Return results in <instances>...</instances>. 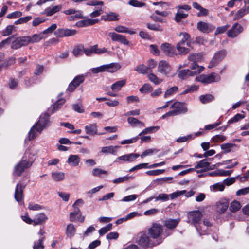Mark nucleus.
Here are the masks:
<instances>
[{
	"label": "nucleus",
	"mask_w": 249,
	"mask_h": 249,
	"mask_svg": "<svg viewBox=\"0 0 249 249\" xmlns=\"http://www.w3.org/2000/svg\"><path fill=\"white\" fill-rule=\"evenodd\" d=\"M35 154L32 148L27 149L21 160L15 166L14 175L20 176L25 170L30 168L34 161L33 157Z\"/></svg>",
	"instance_id": "obj_1"
},
{
	"label": "nucleus",
	"mask_w": 249,
	"mask_h": 249,
	"mask_svg": "<svg viewBox=\"0 0 249 249\" xmlns=\"http://www.w3.org/2000/svg\"><path fill=\"white\" fill-rule=\"evenodd\" d=\"M163 228L161 225L156 223H153L148 229V234L153 241H160V244L167 236L170 235L172 232L169 230H166L165 233H163Z\"/></svg>",
	"instance_id": "obj_2"
},
{
	"label": "nucleus",
	"mask_w": 249,
	"mask_h": 249,
	"mask_svg": "<svg viewBox=\"0 0 249 249\" xmlns=\"http://www.w3.org/2000/svg\"><path fill=\"white\" fill-rule=\"evenodd\" d=\"M137 242L143 247H152L160 244V241H153L150 236L144 232L140 233L138 235Z\"/></svg>",
	"instance_id": "obj_3"
},
{
	"label": "nucleus",
	"mask_w": 249,
	"mask_h": 249,
	"mask_svg": "<svg viewBox=\"0 0 249 249\" xmlns=\"http://www.w3.org/2000/svg\"><path fill=\"white\" fill-rule=\"evenodd\" d=\"M121 68L119 64L117 63H112L109 64L103 65L96 68H93L90 69V71L94 74L99 72L107 71L113 73L116 71Z\"/></svg>",
	"instance_id": "obj_4"
},
{
	"label": "nucleus",
	"mask_w": 249,
	"mask_h": 249,
	"mask_svg": "<svg viewBox=\"0 0 249 249\" xmlns=\"http://www.w3.org/2000/svg\"><path fill=\"white\" fill-rule=\"evenodd\" d=\"M195 79L196 81L202 83L210 84L213 82H217L219 81L221 79V77L218 74L213 72L209 74H202L196 76Z\"/></svg>",
	"instance_id": "obj_5"
},
{
	"label": "nucleus",
	"mask_w": 249,
	"mask_h": 249,
	"mask_svg": "<svg viewBox=\"0 0 249 249\" xmlns=\"http://www.w3.org/2000/svg\"><path fill=\"white\" fill-rule=\"evenodd\" d=\"M202 216L199 211L190 212L188 213L187 222L194 226L196 230H199L198 224L201 221Z\"/></svg>",
	"instance_id": "obj_6"
},
{
	"label": "nucleus",
	"mask_w": 249,
	"mask_h": 249,
	"mask_svg": "<svg viewBox=\"0 0 249 249\" xmlns=\"http://www.w3.org/2000/svg\"><path fill=\"white\" fill-rule=\"evenodd\" d=\"M36 124L38 127L36 128V131L39 133H41L44 128L49 126L51 124V122L49 120V115L48 114L41 115L39 121Z\"/></svg>",
	"instance_id": "obj_7"
},
{
	"label": "nucleus",
	"mask_w": 249,
	"mask_h": 249,
	"mask_svg": "<svg viewBox=\"0 0 249 249\" xmlns=\"http://www.w3.org/2000/svg\"><path fill=\"white\" fill-rule=\"evenodd\" d=\"M29 44V40L28 36H23L17 38L12 41L11 48L17 50L23 46H25Z\"/></svg>",
	"instance_id": "obj_8"
},
{
	"label": "nucleus",
	"mask_w": 249,
	"mask_h": 249,
	"mask_svg": "<svg viewBox=\"0 0 249 249\" xmlns=\"http://www.w3.org/2000/svg\"><path fill=\"white\" fill-rule=\"evenodd\" d=\"M170 108L174 109L172 111L174 112V114L175 116L180 114H184L188 110L185 104L179 102H177L173 104L170 107Z\"/></svg>",
	"instance_id": "obj_9"
},
{
	"label": "nucleus",
	"mask_w": 249,
	"mask_h": 249,
	"mask_svg": "<svg viewBox=\"0 0 249 249\" xmlns=\"http://www.w3.org/2000/svg\"><path fill=\"white\" fill-rule=\"evenodd\" d=\"M243 27L241 25L236 22L234 23L231 28L227 32V36L231 38H235L243 31Z\"/></svg>",
	"instance_id": "obj_10"
},
{
	"label": "nucleus",
	"mask_w": 249,
	"mask_h": 249,
	"mask_svg": "<svg viewBox=\"0 0 249 249\" xmlns=\"http://www.w3.org/2000/svg\"><path fill=\"white\" fill-rule=\"evenodd\" d=\"M25 185L20 182L18 183L16 187L14 197L15 200L19 204H21L23 197V190L25 188Z\"/></svg>",
	"instance_id": "obj_11"
},
{
	"label": "nucleus",
	"mask_w": 249,
	"mask_h": 249,
	"mask_svg": "<svg viewBox=\"0 0 249 249\" xmlns=\"http://www.w3.org/2000/svg\"><path fill=\"white\" fill-rule=\"evenodd\" d=\"M77 31L74 29L59 28L54 32V35L57 37H64L75 35Z\"/></svg>",
	"instance_id": "obj_12"
},
{
	"label": "nucleus",
	"mask_w": 249,
	"mask_h": 249,
	"mask_svg": "<svg viewBox=\"0 0 249 249\" xmlns=\"http://www.w3.org/2000/svg\"><path fill=\"white\" fill-rule=\"evenodd\" d=\"M172 70L171 66L165 60H161L158 65V71L164 75L169 74Z\"/></svg>",
	"instance_id": "obj_13"
},
{
	"label": "nucleus",
	"mask_w": 249,
	"mask_h": 249,
	"mask_svg": "<svg viewBox=\"0 0 249 249\" xmlns=\"http://www.w3.org/2000/svg\"><path fill=\"white\" fill-rule=\"evenodd\" d=\"M197 28L199 31L203 33H209L214 30L215 26L210 23L199 21L197 24Z\"/></svg>",
	"instance_id": "obj_14"
},
{
	"label": "nucleus",
	"mask_w": 249,
	"mask_h": 249,
	"mask_svg": "<svg viewBox=\"0 0 249 249\" xmlns=\"http://www.w3.org/2000/svg\"><path fill=\"white\" fill-rule=\"evenodd\" d=\"M139 156V154L136 153H130L118 157L116 159L115 162H119V160H121L122 161L120 162V163H123V162H131L134 161Z\"/></svg>",
	"instance_id": "obj_15"
},
{
	"label": "nucleus",
	"mask_w": 249,
	"mask_h": 249,
	"mask_svg": "<svg viewBox=\"0 0 249 249\" xmlns=\"http://www.w3.org/2000/svg\"><path fill=\"white\" fill-rule=\"evenodd\" d=\"M212 224L208 219H204L203 222L201 221L198 224L199 230H196L197 232L200 235H206L207 234L208 228L211 227Z\"/></svg>",
	"instance_id": "obj_16"
},
{
	"label": "nucleus",
	"mask_w": 249,
	"mask_h": 249,
	"mask_svg": "<svg viewBox=\"0 0 249 249\" xmlns=\"http://www.w3.org/2000/svg\"><path fill=\"white\" fill-rule=\"evenodd\" d=\"M113 41L119 42L124 45H128L129 41L126 39V37L123 35L118 34L114 32H110L108 34Z\"/></svg>",
	"instance_id": "obj_17"
},
{
	"label": "nucleus",
	"mask_w": 249,
	"mask_h": 249,
	"mask_svg": "<svg viewBox=\"0 0 249 249\" xmlns=\"http://www.w3.org/2000/svg\"><path fill=\"white\" fill-rule=\"evenodd\" d=\"M212 158H208L206 159H203L200 161L196 163V165L195 166V168L197 169L199 168H203V170H197V173H200L202 171H205L207 170H209V161H211Z\"/></svg>",
	"instance_id": "obj_18"
},
{
	"label": "nucleus",
	"mask_w": 249,
	"mask_h": 249,
	"mask_svg": "<svg viewBox=\"0 0 249 249\" xmlns=\"http://www.w3.org/2000/svg\"><path fill=\"white\" fill-rule=\"evenodd\" d=\"M161 49L167 56H173L176 54L175 49L168 43L162 44L161 45Z\"/></svg>",
	"instance_id": "obj_19"
},
{
	"label": "nucleus",
	"mask_w": 249,
	"mask_h": 249,
	"mask_svg": "<svg viewBox=\"0 0 249 249\" xmlns=\"http://www.w3.org/2000/svg\"><path fill=\"white\" fill-rule=\"evenodd\" d=\"M102 18L105 21H115L119 20V15L113 12H109L102 16Z\"/></svg>",
	"instance_id": "obj_20"
},
{
	"label": "nucleus",
	"mask_w": 249,
	"mask_h": 249,
	"mask_svg": "<svg viewBox=\"0 0 249 249\" xmlns=\"http://www.w3.org/2000/svg\"><path fill=\"white\" fill-rule=\"evenodd\" d=\"M229 206V203L226 199H222L216 204V211L220 213H224Z\"/></svg>",
	"instance_id": "obj_21"
},
{
	"label": "nucleus",
	"mask_w": 249,
	"mask_h": 249,
	"mask_svg": "<svg viewBox=\"0 0 249 249\" xmlns=\"http://www.w3.org/2000/svg\"><path fill=\"white\" fill-rule=\"evenodd\" d=\"M80 158L78 155H71L67 160V163L71 166L76 167L79 165Z\"/></svg>",
	"instance_id": "obj_22"
},
{
	"label": "nucleus",
	"mask_w": 249,
	"mask_h": 249,
	"mask_svg": "<svg viewBox=\"0 0 249 249\" xmlns=\"http://www.w3.org/2000/svg\"><path fill=\"white\" fill-rule=\"evenodd\" d=\"M248 13H249V6H245L236 12L233 20H239Z\"/></svg>",
	"instance_id": "obj_23"
},
{
	"label": "nucleus",
	"mask_w": 249,
	"mask_h": 249,
	"mask_svg": "<svg viewBox=\"0 0 249 249\" xmlns=\"http://www.w3.org/2000/svg\"><path fill=\"white\" fill-rule=\"evenodd\" d=\"M86 133L90 135H94L98 134L97 133V127L95 124H90L89 125H86L85 127ZM105 133H99L98 135H103Z\"/></svg>",
	"instance_id": "obj_24"
},
{
	"label": "nucleus",
	"mask_w": 249,
	"mask_h": 249,
	"mask_svg": "<svg viewBox=\"0 0 249 249\" xmlns=\"http://www.w3.org/2000/svg\"><path fill=\"white\" fill-rule=\"evenodd\" d=\"M48 219L47 216L43 213L36 215L33 219L34 225H41L46 222Z\"/></svg>",
	"instance_id": "obj_25"
},
{
	"label": "nucleus",
	"mask_w": 249,
	"mask_h": 249,
	"mask_svg": "<svg viewBox=\"0 0 249 249\" xmlns=\"http://www.w3.org/2000/svg\"><path fill=\"white\" fill-rule=\"evenodd\" d=\"M61 9V5H55L53 7H48L45 9L44 13L47 16H51L59 12Z\"/></svg>",
	"instance_id": "obj_26"
},
{
	"label": "nucleus",
	"mask_w": 249,
	"mask_h": 249,
	"mask_svg": "<svg viewBox=\"0 0 249 249\" xmlns=\"http://www.w3.org/2000/svg\"><path fill=\"white\" fill-rule=\"evenodd\" d=\"M127 121L132 127H137L141 128L145 126L143 123L134 117H128L127 118Z\"/></svg>",
	"instance_id": "obj_27"
},
{
	"label": "nucleus",
	"mask_w": 249,
	"mask_h": 249,
	"mask_svg": "<svg viewBox=\"0 0 249 249\" xmlns=\"http://www.w3.org/2000/svg\"><path fill=\"white\" fill-rule=\"evenodd\" d=\"M196 75V73L191 71L189 69L182 70L179 71L178 76L181 79H185L189 76H193Z\"/></svg>",
	"instance_id": "obj_28"
},
{
	"label": "nucleus",
	"mask_w": 249,
	"mask_h": 249,
	"mask_svg": "<svg viewBox=\"0 0 249 249\" xmlns=\"http://www.w3.org/2000/svg\"><path fill=\"white\" fill-rule=\"evenodd\" d=\"M179 221V219H168L165 221L164 225L168 229H173L176 227Z\"/></svg>",
	"instance_id": "obj_29"
},
{
	"label": "nucleus",
	"mask_w": 249,
	"mask_h": 249,
	"mask_svg": "<svg viewBox=\"0 0 249 249\" xmlns=\"http://www.w3.org/2000/svg\"><path fill=\"white\" fill-rule=\"evenodd\" d=\"M118 146H105L102 148L101 153L106 154H115L117 151V149L118 148Z\"/></svg>",
	"instance_id": "obj_30"
},
{
	"label": "nucleus",
	"mask_w": 249,
	"mask_h": 249,
	"mask_svg": "<svg viewBox=\"0 0 249 249\" xmlns=\"http://www.w3.org/2000/svg\"><path fill=\"white\" fill-rule=\"evenodd\" d=\"M125 84L126 80L125 79L117 81L111 85V89L114 91L117 92L119 91L121 89L122 87Z\"/></svg>",
	"instance_id": "obj_31"
},
{
	"label": "nucleus",
	"mask_w": 249,
	"mask_h": 249,
	"mask_svg": "<svg viewBox=\"0 0 249 249\" xmlns=\"http://www.w3.org/2000/svg\"><path fill=\"white\" fill-rule=\"evenodd\" d=\"M29 40V44L30 43H35L36 42H38L41 39L44 38L42 33L37 34H34L32 36H28Z\"/></svg>",
	"instance_id": "obj_32"
},
{
	"label": "nucleus",
	"mask_w": 249,
	"mask_h": 249,
	"mask_svg": "<svg viewBox=\"0 0 249 249\" xmlns=\"http://www.w3.org/2000/svg\"><path fill=\"white\" fill-rule=\"evenodd\" d=\"M180 36H182V38L180 41H179L177 44H180L185 45L186 44L187 46H190V42L188 40L190 38V36L186 33H181L179 35Z\"/></svg>",
	"instance_id": "obj_33"
},
{
	"label": "nucleus",
	"mask_w": 249,
	"mask_h": 249,
	"mask_svg": "<svg viewBox=\"0 0 249 249\" xmlns=\"http://www.w3.org/2000/svg\"><path fill=\"white\" fill-rule=\"evenodd\" d=\"M38 128L37 125L35 124L31 128L30 131L28 132V139L29 141L34 140L37 136L38 133L39 134L37 131L36 128Z\"/></svg>",
	"instance_id": "obj_34"
},
{
	"label": "nucleus",
	"mask_w": 249,
	"mask_h": 249,
	"mask_svg": "<svg viewBox=\"0 0 249 249\" xmlns=\"http://www.w3.org/2000/svg\"><path fill=\"white\" fill-rule=\"evenodd\" d=\"M76 232V229L72 224H69L66 229V234L69 238L72 237Z\"/></svg>",
	"instance_id": "obj_35"
},
{
	"label": "nucleus",
	"mask_w": 249,
	"mask_h": 249,
	"mask_svg": "<svg viewBox=\"0 0 249 249\" xmlns=\"http://www.w3.org/2000/svg\"><path fill=\"white\" fill-rule=\"evenodd\" d=\"M114 30L118 33H126L130 35H133L135 33V31L129 30L127 27L122 25L116 26L114 28Z\"/></svg>",
	"instance_id": "obj_36"
},
{
	"label": "nucleus",
	"mask_w": 249,
	"mask_h": 249,
	"mask_svg": "<svg viewBox=\"0 0 249 249\" xmlns=\"http://www.w3.org/2000/svg\"><path fill=\"white\" fill-rule=\"evenodd\" d=\"M73 211L70 213V220L71 221H75L78 215H81V212L79 207H73Z\"/></svg>",
	"instance_id": "obj_37"
},
{
	"label": "nucleus",
	"mask_w": 249,
	"mask_h": 249,
	"mask_svg": "<svg viewBox=\"0 0 249 249\" xmlns=\"http://www.w3.org/2000/svg\"><path fill=\"white\" fill-rule=\"evenodd\" d=\"M52 177L55 181H60L64 179L65 173L62 172H52Z\"/></svg>",
	"instance_id": "obj_38"
},
{
	"label": "nucleus",
	"mask_w": 249,
	"mask_h": 249,
	"mask_svg": "<svg viewBox=\"0 0 249 249\" xmlns=\"http://www.w3.org/2000/svg\"><path fill=\"white\" fill-rule=\"evenodd\" d=\"M84 53V47L83 45H78L74 47L72 51L73 54L78 57Z\"/></svg>",
	"instance_id": "obj_39"
},
{
	"label": "nucleus",
	"mask_w": 249,
	"mask_h": 249,
	"mask_svg": "<svg viewBox=\"0 0 249 249\" xmlns=\"http://www.w3.org/2000/svg\"><path fill=\"white\" fill-rule=\"evenodd\" d=\"M214 99V97L212 94L202 95L199 96V100L202 104L208 103Z\"/></svg>",
	"instance_id": "obj_40"
},
{
	"label": "nucleus",
	"mask_w": 249,
	"mask_h": 249,
	"mask_svg": "<svg viewBox=\"0 0 249 249\" xmlns=\"http://www.w3.org/2000/svg\"><path fill=\"white\" fill-rule=\"evenodd\" d=\"M225 188V185L222 183H216L210 186L211 191L215 192L217 191H222Z\"/></svg>",
	"instance_id": "obj_41"
},
{
	"label": "nucleus",
	"mask_w": 249,
	"mask_h": 249,
	"mask_svg": "<svg viewBox=\"0 0 249 249\" xmlns=\"http://www.w3.org/2000/svg\"><path fill=\"white\" fill-rule=\"evenodd\" d=\"M160 126H151L149 127H147L143 129L139 134V136H141L142 134H146L148 133H152L153 132H156L159 130Z\"/></svg>",
	"instance_id": "obj_42"
},
{
	"label": "nucleus",
	"mask_w": 249,
	"mask_h": 249,
	"mask_svg": "<svg viewBox=\"0 0 249 249\" xmlns=\"http://www.w3.org/2000/svg\"><path fill=\"white\" fill-rule=\"evenodd\" d=\"M178 91V88L177 86H174L168 89L165 92L164 97L165 98L169 97L176 94Z\"/></svg>",
	"instance_id": "obj_43"
},
{
	"label": "nucleus",
	"mask_w": 249,
	"mask_h": 249,
	"mask_svg": "<svg viewBox=\"0 0 249 249\" xmlns=\"http://www.w3.org/2000/svg\"><path fill=\"white\" fill-rule=\"evenodd\" d=\"M201 58L202 55L200 53H192L188 56V59L189 61L197 63L201 60Z\"/></svg>",
	"instance_id": "obj_44"
},
{
	"label": "nucleus",
	"mask_w": 249,
	"mask_h": 249,
	"mask_svg": "<svg viewBox=\"0 0 249 249\" xmlns=\"http://www.w3.org/2000/svg\"><path fill=\"white\" fill-rule=\"evenodd\" d=\"M91 174L94 177H101L103 174L107 175L108 172L99 168H95L92 170Z\"/></svg>",
	"instance_id": "obj_45"
},
{
	"label": "nucleus",
	"mask_w": 249,
	"mask_h": 249,
	"mask_svg": "<svg viewBox=\"0 0 249 249\" xmlns=\"http://www.w3.org/2000/svg\"><path fill=\"white\" fill-rule=\"evenodd\" d=\"M241 207V205L239 202L234 200L233 201L230 205V210L232 212L238 211Z\"/></svg>",
	"instance_id": "obj_46"
},
{
	"label": "nucleus",
	"mask_w": 249,
	"mask_h": 249,
	"mask_svg": "<svg viewBox=\"0 0 249 249\" xmlns=\"http://www.w3.org/2000/svg\"><path fill=\"white\" fill-rule=\"evenodd\" d=\"M176 48L178 52V53L181 55H185L190 52V49L185 48L184 45L177 44Z\"/></svg>",
	"instance_id": "obj_47"
},
{
	"label": "nucleus",
	"mask_w": 249,
	"mask_h": 249,
	"mask_svg": "<svg viewBox=\"0 0 249 249\" xmlns=\"http://www.w3.org/2000/svg\"><path fill=\"white\" fill-rule=\"evenodd\" d=\"M149 80L156 85L160 84L162 80L159 78L155 74L150 73L148 75Z\"/></svg>",
	"instance_id": "obj_48"
},
{
	"label": "nucleus",
	"mask_w": 249,
	"mask_h": 249,
	"mask_svg": "<svg viewBox=\"0 0 249 249\" xmlns=\"http://www.w3.org/2000/svg\"><path fill=\"white\" fill-rule=\"evenodd\" d=\"M190 68L192 70H195L194 72L196 73V74L200 73L204 70V67L199 66L196 62H193Z\"/></svg>",
	"instance_id": "obj_49"
},
{
	"label": "nucleus",
	"mask_w": 249,
	"mask_h": 249,
	"mask_svg": "<svg viewBox=\"0 0 249 249\" xmlns=\"http://www.w3.org/2000/svg\"><path fill=\"white\" fill-rule=\"evenodd\" d=\"M134 70L141 74H146L148 71L147 67L143 64L137 66L134 68Z\"/></svg>",
	"instance_id": "obj_50"
},
{
	"label": "nucleus",
	"mask_w": 249,
	"mask_h": 249,
	"mask_svg": "<svg viewBox=\"0 0 249 249\" xmlns=\"http://www.w3.org/2000/svg\"><path fill=\"white\" fill-rule=\"evenodd\" d=\"M245 118V116L244 115H242L241 114L238 113L236 114L234 116L230 119L228 122V124H233L234 123L237 122L241 120L244 119Z\"/></svg>",
	"instance_id": "obj_51"
},
{
	"label": "nucleus",
	"mask_w": 249,
	"mask_h": 249,
	"mask_svg": "<svg viewBox=\"0 0 249 249\" xmlns=\"http://www.w3.org/2000/svg\"><path fill=\"white\" fill-rule=\"evenodd\" d=\"M235 146V144L233 143H224L221 145V148L224 150L225 153H227L231 152L232 148Z\"/></svg>",
	"instance_id": "obj_52"
},
{
	"label": "nucleus",
	"mask_w": 249,
	"mask_h": 249,
	"mask_svg": "<svg viewBox=\"0 0 249 249\" xmlns=\"http://www.w3.org/2000/svg\"><path fill=\"white\" fill-rule=\"evenodd\" d=\"M45 239V237L43 236L40 238L38 241L35 242L33 247L34 249H43L44 246L43 242Z\"/></svg>",
	"instance_id": "obj_53"
},
{
	"label": "nucleus",
	"mask_w": 249,
	"mask_h": 249,
	"mask_svg": "<svg viewBox=\"0 0 249 249\" xmlns=\"http://www.w3.org/2000/svg\"><path fill=\"white\" fill-rule=\"evenodd\" d=\"M133 177L132 176H124L123 177H119L117 178H116L113 180L112 182L115 184H119L120 183H122L125 181H127L130 179H133Z\"/></svg>",
	"instance_id": "obj_54"
},
{
	"label": "nucleus",
	"mask_w": 249,
	"mask_h": 249,
	"mask_svg": "<svg viewBox=\"0 0 249 249\" xmlns=\"http://www.w3.org/2000/svg\"><path fill=\"white\" fill-rule=\"evenodd\" d=\"M142 93H148L152 90V87L149 84H144L139 89Z\"/></svg>",
	"instance_id": "obj_55"
},
{
	"label": "nucleus",
	"mask_w": 249,
	"mask_h": 249,
	"mask_svg": "<svg viewBox=\"0 0 249 249\" xmlns=\"http://www.w3.org/2000/svg\"><path fill=\"white\" fill-rule=\"evenodd\" d=\"M65 100L63 98L58 99L53 105V112L57 111L65 103Z\"/></svg>",
	"instance_id": "obj_56"
},
{
	"label": "nucleus",
	"mask_w": 249,
	"mask_h": 249,
	"mask_svg": "<svg viewBox=\"0 0 249 249\" xmlns=\"http://www.w3.org/2000/svg\"><path fill=\"white\" fill-rule=\"evenodd\" d=\"M128 4L135 7H142L146 5L145 3L139 1L137 0H130L129 1Z\"/></svg>",
	"instance_id": "obj_57"
},
{
	"label": "nucleus",
	"mask_w": 249,
	"mask_h": 249,
	"mask_svg": "<svg viewBox=\"0 0 249 249\" xmlns=\"http://www.w3.org/2000/svg\"><path fill=\"white\" fill-rule=\"evenodd\" d=\"M188 14L182 12L181 11L178 10V12L175 16V19L177 22L180 21L183 18H185Z\"/></svg>",
	"instance_id": "obj_58"
},
{
	"label": "nucleus",
	"mask_w": 249,
	"mask_h": 249,
	"mask_svg": "<svg viewBox=\"0 0 249 249\" xmlns=\"http://www.w3.org/2000/svg\"><path fill=\"white\" fill-rule=\"evenodd\" d=\"M226 140V137L222 135H216L212 138V141L214 142H221Z\"/></svg>",
	"instance_id": "obj_59"
},
{
	"label": "nucleus",
	"mask_w": 249,
	"mask_h": 249,
	"mask_svg": "<svg viewBox=\"0 0 249 249\" xmlns=\"http://www.w3.org/2000/svg\"><path fill=\"white\" fill-rule=\"evenodd\" d=\"M164 172V169H156L147 171L146 172V174L149 176H158L163 173Z\"/></svg>",
	"instance_id": "obj_60"
},
{
	"label": "nucleus",
	"mask_w": 249,
	"mask_h": 249,
	"mask_svg": "<svg viewBox=\"0 0 249 249\" xmlns=\"http://www.w3.org/2000/svg\"><path fill=\"white\" fill-rule=\"evenodd\" d=\"M112 227V224H109L107 225L105 227H104L100 229L99 230V233L100 235L102 236L104 234H106L107 232L109 231H110Z\"/></svg>",
	"instance_id": "obj_61"
},
{
	"label": "nucleus",
	"mask_w": 249,
	"mask_h": 249,
	"mask_svg": "<svg viewBox=\"0 0 249 249\" xmlns=\"http://www.w3.org/2000/svg\"><path fill=\"white\" fill-rule=\"evenodd\" d=\"M15 28L14 25H8L6 28L2 32V35L4 36L10 35Z\"/></svg>",
	"instance_id": "obj_62"
},
{
	"label": "nucleus",
	"mask_w": 249,
	"mask_h": 249,
	"mask_svg": "<svg viewBox=\"0 0 249 249\" xmlns=\"http://www.w3.org/2000/svg\"><path fill=\"white\" fill-rule=\"evenodd\" d=\"M73 15V16H71L70 17V20H74V18L80 19L83 18L82 12L81 11L75 10Z\"/></svg>",
	"instance_id": "obj_63"
},
{
	"label": "nucleus",
	"mask_w": 249,
	"mask_h": 249,
	"mask_svg": "<svg viewBox=\"0 0 249 249\" xmlns=\"http://www.w3.org/2000/svg\"><path fill=\"white\" fill-rule=\"evenodd\" d=\"M22 12L16 11L7 15V18L9 19H14L20 17L22 16Z\"/></svg>",
	"instance_id": "obj_64"
}]
</instances>
